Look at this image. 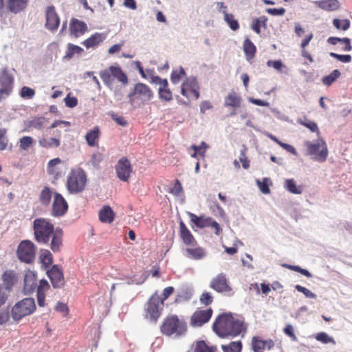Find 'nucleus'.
I'll list each match as a JSON object with an SVG mask.
<instances>
[{
    "label": "nucleus",
    "mask_w": 352,
    "mask_h": 352,
    "mask_svg": "<svg viewBox=\"0 0 352 352\" xmlns=\"http://www.w3.org/2000/svg\"><path fill=\"white\" fill-rule=\"evenodd\" d=\"M28 0H8V9L15 14L25 10L28 6Z\"/></svg>",
    "instance_id": "obj_27"
},
{
    "label": "nucleus",
    "mask_w": 352,
    "mask_h": 352,
    "mask_svg": "<svg viewBox=\"0 0 352 352\" xmlns=\"http://www.w3.org/2000/svg\"><path fill=\"white\" fill-rule=\"evenodd\" d=\"M100 130L98 126H94L89 130L85 135V140L89 146H95L98 144V140L100 136Z\"/></svg>",
    "instance_id": "obj_26"
},
{
    "label": "nucleus",
    "mask_w": 352,
    "mask_h": 352,
    "mask_svg": "<svg viewBox=\"0 0 352 352\" xmlns=\"http://www.w3.org/2000/svg\"><path fill=\"white\" fill-rule=\"evenodd\" d=\"M60 24V19L52 6L47 7L46 10V28L52 31L57 30Z\"/></svg>",
    "instance_id": "obj_19"
},
{
    "label": "nucleus",
    "mask_w": 352,
    "mask_h": 352,
    "mask_svg": "<svg viewBox=\"0 0 352 352\" xmlns=\"http://www.w3.org/2000/svg\"><path fill=\"white\" fill-rule=\"evenodd\" d=\"M169 192L176 197L181 196L183 194V188L179 179H175L174 186L169 190Z\"/></svg>",
    "instance_id": "obj_56"
},
{
    "label": "nucleus",
    "mask_w": 352,
    "mask_h": 352,
    "mask_svg": "<svg viewBox=\"0 0 352 352\" xmlns=\"http://www.w3.org/2000/svg\"><path fill=\"white\" fill-rule=\"evenodd\" d=\"M160 296L157 292L153 294L144 307V316L151 322H156L161 315L163 305L160 303Z\"/></svg>",
    "instance_id": "obj_9"
},
{
    "label": "nucleus",
    "mask_w": 352,
    "mask_h": 352,
    "mask_svg": "<svg viewBox=\"0 0 352 352\" xmlns=\"http://www.w3.org/2000/svg\"><path fill=\"white\" fill-rule=\"evenodd\" d=\"M316 339L324 344L333 343L336 344L334 339L330 337L327 333L324 332H320L316 336Z\"/></svg>",
    "instance_id": "obj_54"
},
{
    "label": "nucleus",
    "mask_w": 352,
    "mask_h": 352,
    "mask_svg": "<svg viewBox=\"0 0 352 352\" xmlns=\"http://www.w3.org/2000/svg\"><path fill=\"white\" fill-rule=\"evenodd\" d=\"M33 138L30 136H23L19 140V146L21 150L27 151L33 144Z\"/></svg>",
    "instance_id": "obj_52"
},
{
    "label": "nucleus",
    "mask_w": 352,
    "mask_h": 352,
    "mask_svg": "<svg viewBox=\"0 0 352 352\" xmlns=\"http://www.w3.org/2000/svg\"><path fill=\"white\" fill-rule=\"evenodd\" d=\"M333 24L337 29L346 31L349 28L351 23L349 19L341 20L338 19H335L333 21Z\"/></svg>",
    "instance_id": "obj_50"
},
{
    "label": "nucleus",
    "mask_w": 352,
    "mask_h": 352,
    "mask_svg": "<svg viewBox=\"0 0 352 352\" xmlns=\"http://www.w3.org/2000/svg\"><path fill=\"white\" fill-rule=\"evenodd\" d=\"M115 213L109 206H104L99 211V219L102 223H111L113 221Z\"/></svg>",
    "instance_id": "obj_29"
},
{
    "label": "nucleus",
    "mask_w": 352,
    "mask_h": 352,
    "mask_svg": "<svg viewBox=\"0 0 352 352\" xmlns=\"http://www.w3.org/2000/svg\"><path fill=\"white\" fill-rule=\"evenodd\" d=\"M306 146V154L318 162H324L327 160L329 151L327 145L323 139H317L312 142L307 141L305 142Z\"/></svg>",
    "instance_id": "obj_6"
},
{
    "label": "nucleus",
    "mask_w": 352,
    "mask_h": 352,
    "mask_svg": "<svg viewBox=\"0 0 352 352\" xmlns=\"http://www.w3.org/2000/svg\"><path fill=\"white\" fill-rule=\"evenodd\" d=\"M322 10L332 12L339 9L340 4L338 0H322L315 3Z\"/></svg>",
    "instance_id": "obj_30"
},
{
    "label": "nucleus",
    "mask_w": 352,
    "mask_h": 352,
    "mask_svg": "<svg viewBox=\"0 0 352 352\" xmlns=\"http://www.w3.org/2000/svg\"><path fill=\"white\" fill-rule=\"evenodd\" d=\"M36 247L30 240H23L20 242L16 250L18 258L23 263H32L36 256Z\"/></svg>",
    "instance_id": "obj_10"
},
{
    "label": "nucleus",
    "mask_w": 352,
    "mask_h": 352,
    "mask_svg": "<svg viewBox=\"0 0 352 352\" xmlns=\"http://www.w3.org/2000/svg\"><path fill=\"white\" fill-rule=\"evenodd\" d=\"M247 329L244 318L230 312L219 314L212 324L213 331L221 338L243 336Z\"/></svg>",
    "instance_id": "obj_2"
},
{
    "label": "nucleus",
    "mask_w": 352,
    "mask_h": 352,
    "mask_svg": "<svg viewBox=\"0 0 352 352\" xmlns=\"http://www.w3.org/2000/svg\"><path fill=\"white\" fill-rule=\"evenodd\" d=\"M243 50L248 60H250L255 56L256 48L250 38H246L243 42Z\"/></svg>",
    "instance_id": "obj_35"
},
{
    "label": "nucleus",
    "mask_w": 352,
    "mask_h": 352,
    "mask_svg": "<svg viewBox=\"0 0 352 352\" xmlns=\"http://www.w3.org/2000/svg\"><path fill=\"white\" fill-rule=\"evenodd\" d=\"M285 188L293 194H301L302 189L300 186H297L294 179H286L285 182Z\"/></svg>",
    "instance_id": "obj_46"
},
{
    "label": "nucleus",
    "mask_w": 352,
    "mask_h": 352,
    "mask_svg": "<svg viewBox=\"0 0 352 352\" xmlns=\"http://www.w3.org/2000/svg\"><path fill=\"white\" fill-rule=\"evenodd\" d=\"M54 194L51 188L45 186L41 191L39 195V201L41 204L45 206H48L51 202L52 197Z\"/></svg>",
    "instance_id": "obj_38"
},
{
    "label": "nucleus",
    "mask_w": 352,
    "mask_h": 352,
    "mask_svg": "<svg viewBox=\"0 0 352 352\" xmlns=\"http://www.w3.org/2000/svg\"><path fill=\"white\" fill-rule=\"evenodd\" d=\"M50 289V285L48 282L42 279L39 281L36 289L37 302L39 307H44L45 305V293Z\"/></svg>",
    "instance_id": "obj_23"
},
{
    "label": "nucleus",
    "mask_w": 352,
    "mask_h": 352,
    "mask_svg": "<svg viewBox=\"0 0 352 352\" xmlns=\"http://www.w3.org/2000/svg\"><path fill=\"white\" fill-rule=\"evenodd\" d=\"M241 100H242V98L239 96V94L236 93L234 91H232L225 98L224 105L226 107H232L234 109H236V108H238L241 106ZM235 114H236V111H235V110H234L231 113V115L233 116Z\"/></svg>",
    "instance_id": "obj_24"
},
{
    "label": "nucleus",
    "mask_w": 352,
    "mask_h": 352,
    "mask_svg": "<svg viewBox=\"0 0 352 352\" xmlns=\"http://www.w3.org/2000/svg\"><path fill=\"white\" fill-rule=\"evenodd\" d=\"M179 235L183 243L186 246L197 245L196 239L182 221L179 222Z\"/></svg>",
    "instance_id": "obj_21"
},
{
    "label": "nucleus",
    "mask_w": 352,
    "mask_h": 352,
    "mask_svg": "<svg viewBox=\"0 0 352 352\" xmlns=\"http://www.w3.org/2000/svg\"><path fill=\"white\" fill-rule=\"evenodd\" d=\"M268 179L264 178L262 182L257 181L258 186L260 190L264 194H269L270 189L268 186Z\"/></svg>",
    "instance_id": "obj_64"
},
{
    "label": "nucleus",
    "mask_w": 352,
    "mask_h": 352,
    "mask_svg": "<svg viewBox=\"0 0 352 352\" xmlns=\"http://www.w3.org/2000/svg\"><path fill=\"white\" fill-rule=\"evenodd\" d=\"M11 312L8 309H0V325L8 322L10 318Z\"/></svg>",
    "instance_id": "obj_58"
},
{
    "label": "nucleus",
    "mask_w": 352,
    "mask_h": 352,
    "mask_svg": "<svg viewBox=\"0 0 352 352\" xmlns=\"http://www.w3.org/2000/svg\"><path fill=\"white\" fill-rule=\"evenodd\" d=\"M194 352H218L217 346L209 345L206 342L200 340L196 342Z\"/></svg>",
    "instance_id": "obj_36"
},
{
    "label": "nucleus",
    "mask_w": 352,
    "mask_h": 352,
    "mask_svg": "<svg viewBox=\"0 0 352 352\" xmlns=\"http://www.w3.org/2000/svg\"><path fill=\"white\" fill-rule=\"evenodd\" d=\"M39 145L44 148H58L60 145V142L55 138H42L38 141Z\"/></svg>",
    "instance_id": "obj_33"
},
{
    "label": "nucleus",
    "mask_w": 352,
    "mask_h": 352,
    "mask_svg": "<svg viewBox=\"0 0 352 352\" xmlns=\"http://www.w3.org/2000/svg\"><path fill=\"white\" fill-rule=\"evenodd\" d=\"M313 38V34H309L306 36L305 38L302 41L300 47H301V55L302 56L308 60L309 63L314 62V58L311 54L306 50V47L309 45L310 41Z\"/></svg>",
    "instance_id": "obj_34"
},
{
    "label": "nucleus",
    "mask_w": 352,
    "mask_h": 352,
    "mask_svg": "<svg viewBox=\"0 0 352 352\" xmlns=\"http://www.w3.org/2000/svg\"><path fill=\"white\" fill-rule=\"evenodd\" d=\"M1 279L3 282L1 284L8 293L10 294L14 285L18 281L17 274L15 271L7 270L1 274Z\"/></svg>",
    "instance_id": "obj_18"
},
{
    "label": "nucleus",
    "mask_w": 352,
    "mask_h": 352,
    "mask_svg": "<svg viewBox=\"0 0 352 352\" xmlns=\"http://www.w3.org/2000/svg\"><path fill=\"white\" fill-rule=\"evenodd\" d=\"M213 299L214 297L212 294L209 292L205 291L201 294L199 297V302L201 305L208 306L212 303Z\"/></svg>",
    "instance_id": "obj_51"
},
{
    "label": "nucleus",
    "mask_w": 352,
    "mask_h": 352,
    "mask_svg": "<svg viewBox=\"0 0 352 352\" xmlns=\"http://www.w3.org/2000/svg\"><path fill=\"white\" fill-rule=\"evenodd\" d=\"M297 122L300 125L309 129L311 132L320 133L317 124L314 121L309 120L307 118H305L304 120L298 119Z\"/></svg>",
    "instance_id": "obj_48"
},
{
    "label": "nucleus",
    "mask_w": 352,
    "mask_h": 352,
    "mask_svg": "<svg viewBox=\"0 0 352 352\" xmlns=\"http://www.w3.org/2000/svg\"><path fill=\"white\" fill-rule=\"evenodd\" d=\"M327 42L333 45H337L338 43H340L343 45L342 50L344 52H349L352 50V46L351 45V39L349 38H338L331 36L327 39Z\"/></svg>",
    "instance_id": "obj_32"
},
{
    "label": "nucleus",
    "mask_w": 352,
    "mask_h": 352,
    "mask_svg": "<svg viewBox=\"0 0 352 352\" xmlns=\"http://www.w3.org/2000/svg\"><path fill=\"white\" fill-rule=\"evenodd\" d=\"M69 205L63 196L59 192H54L53 195L52 215L56 217H62L66 214Z\"/></svg>",
    "instance_id": "obj_13"
},
{
    "label": "nucleus",
    "mask_w": 352,
    "mask_h": 352,
    "mask_svg": "<svg viewBox=\"0 0 352 352\" xmlns=\"http://www.w3.org/2000/svg\"><path fill=\"white\" fill-rule=\"evenodd\" d=\"M340 76V72L338 69H334L330 74L322 78V82L326 86L332 85Z\"/></svg>",
    "instance_id": "obj_47"
},
{
    "label": "nucleus",
    "mask_w": 352,
    "mask_h": 352,
    "mask_svg": "<svg viewBox=\"0 0 352 352\" xmlns=\"http://www.w3.org/2000/svg\"><path fill=\"white\" fill-rule=\"evenodd\" d=\"M295 289L299 292L302 293L307 298H316V295L311 292L309 289H307L306 287H304L300 285H295Z\"/></svg>",
    "instance_id": "obj_59"
},
{
    "label": "nucleus",
    "mask_w": 352,
    "mask_h": 352,
    "mask_svg": "<svg viewBox=\"0 0 352 352\" xmlns=\"http://www.w3.org/2000/svg\"><path fill=\"white\" fill-rule=\"evenodd\" d=\"M33 230L35 241L38 243L48 244L51 250L60 252L63 245V231L45 218H37L33 221Z\"/></svg>",
    "instance_id": "obj_1"
},
{
    "label": "nucleus",
    "mask_w": 352,
    "mask_h": 352,
    "mask_svg": "<svg viewBox=\"0 0 352 352\" xmlns=\"http://www.w3.org/2000/svg\"><path fill=\"white\" fill-rule=\"evenodd\" d=\"M82 52L83 49L82 47L72 43H69L67 45V48L64 58L69 60L75 54H80Z\"/></svg>",
    "instance_id": "obj_41"
},
{
    "label": "nucleus",
    "mask_w": 352,
    "mask_h": 352,
    "mask_svg": "<svg viewBox=\"0 0 352 352\" xmlns=\"http://www.w3.org/2000/svg\"><path fill=\"white\" fill-rule=\"evenodd\" d=\"M213 314L212 308L206 309H197L190 317V324L195 327H199L207 323Z\"/></svg>",
    "instance_id": "obj_15"
},
{
    "label": "nucleus",
    "mask_w": 352,
    "mask_h": 352,
    "mask_svg": "<svg viewBox=\"0 0 352 352\" xmlns=\"http://www.w3.org/2000/svg\"><path fill=\"white\" fill-rule=\"evenodd\" d=\"M251 345L254 352H263L265 349L264 340L258 336L252 338Z\"/></svg>",
    "instance_id": "obj_44"
},
{
    "label": "nucleus",
    "mask_w": 352,
    "mask_h": 352,
    "mask_svg": "<svg viewBox=\"0 0 352 352\" xmlns=\"http://www.w3.org/2000/svg\"><path fill=\"white\" fill-rule=\"evenodd\" d=\"M181 94L186 98L193 96L195 99H198L199 98V85L196 78H187L182 84Z\"/></svg>",
    "instance_id": "obj_14"
},
{
    "label": "nucleus",
    "mask_w": 352,
    "mask_h": 352,
    "mask_svg": "<svg viewBox=\"0 0 352 352\" xmlns=\"http://www.w3.org/2000/svg\"><path fill=\"white\" fill-rule=\"evenodd\" d=\"M209 287L215 292L232 296L234 294L232 287L225 273L217 274L212 278Z\"/></svg>",
    "instance_id": "obj_11"
},
{
    "label": "nucleus",
    "mask_w": 352,
    "mask_h": 352,
    "mask_svg": "<svg viewBox=\"0 0 352 352\" xmlns=\"http://www.w3.org/2000/svg\"><path fill=\"white\" fill-rule=\"evenodd\" d=\"M87 30V24L77 19H72L69 31L72 35L77 38L82 35Z\"/></svg>",
    "instance_id": "obj_22"
},
{
    "label": "nucleus",
    "mask_w": 352,
    "mask_h": 352,
    "mask_svg": "<svg viewBox=\"0 0 352 352\" xmlns=\"http://www.w3.org/2000/svg\"><path fill=\"white\" fill-rule=\"evenodd\" d=\"M185 255L190 259L200 260L206 256V253L203 248L197 244L194 246H188L185 249Z\"/></svg>",
    "instance_id": "obj_25"
},
{
    "label": "nucleus",
    "mask_w": 352,
    "mask_h": 352,
    "mask_svg": "<svg viewBox=\"0 0 352 352\" xmlns=\"http://www.w3.org/2000/svg\"><path fill=\"white\" fill-rule=\"evenodd\" d=\"M117 177L122 182H128L132 173L130 161L126 157H121L115 167Z\"/></svg>",
    "instance_id": "obj_16"
},
{
    "label": "nucleus",
    "mask_w": 352,
    "mask_h": 352,
    "mask_svg": "<svg viewBox=\"0 0 352 352\" xmlns=\"http://www.w3.org/2000/svg\"><path fill=\"white\" fill-rule=\"evenodd\" d=\"M330 56L336 58L338 60L342 63H350L352 60V57L349 54H338L334 52H331L329 54Z\"/></svg>",
    "instance_id": "obj_60"
},
{
    "label": "nucleus",
    "mask_w": 352,
    "mask_h": 352,
    "mask_svg": "<svg viewBox=\"0 0 352 352\" xmlns=\"http://www.w3.org/2000/svg\"><path fill=\"white\" fill-rule=\"evenodd\" d=\"M152 89L146 84L142 82L136 83L133 91L128 95L129 102L131 104H145L153 98Z\"/></svg>",
    "instance_id": "obj_7"
},
{
    "label": "nucleus",
    "mask_w": 352,
    "mask_h": 352,
    "mask_svg": "<svg viewBox=\"0 0 352 352\" xmlns=\"http://www.w3.org/2000/svg\"><path fill=\"white\" fill-rule=\"evenodd\" d=\"M267 21V18L265 16H260L259 18H256L253 20L251 28L256 33L260 34L261 28H265Z\"/></svg>",
    "instance_id": "obj_42"
},
{
    "label": "nucleus",
    "mask_w": 352,
    "mask_h": 352,
    "mask_svg": "<svg viewBox=\"0 0 352 352\" xmlns=\"http://www.w3.org/2000/svg\"><path fill=\"white\" fill-rule=\"evenodd\" d=\"M188 214L190 217L191 221L199 228H204L209 226L212 219V217H205L204 216L197 217L196 214L191 212H188Z\"/></svg>",
    "instance_id": "obj_31"
},
{
    "label": "nucleus",
    "mask_w": 352,
    "mask_h": 352,
    "mask_svg": "<svg viewBox=\"0 0 352 352\" xmlns=\"http://www.w3.org/2000/svg\"><path fill=\"white\" fill-rule=\"evenodd\" d=\"M248 148L245 146H243V148L241 150L239 162L242 163V166L244 169H248L250 167V160L246 156V152Z\"/></svg>",
    "instance_id": "obj_53"
},
{
    "label": "nucleus",
    "mask_w": 352,
    "mask_h": 352,
    "mask_svg": "<svg viewBox=\"0 0 352 352\" xmlns=\"http://www.w3.org/2000/svg\"><path fill=\"white\" fill-rule=\"evenodd\" d=\"M186 74L184 69L180 67L178 70H174L171 73L170 80L173 84H177L182 78L186 76Z\"/></svg>",
    "instance_id": "obj_49"
},
{
    "label": "nucleus",
    "mask_w": 352,
    "mask_h": 352,
    "mask_svg": "<svg viewBox=\"0 0 352 352\" xmlns=\"http://www.w3.org/2000/svg\"><path fill=\"white\" fill-rule=\"evenodd\" d=\"M14 76L9 73L8 67L0 69V94L8 98L12 92L14 87Z\"/></svg>",
    "instance_id": "obj_12"
},
{
    "label": "nucleus",
    "mask_w": 352,
    "mask_h": 352,
    "mask_svg": "<svg viewBox=\"0 0 352 352\" xmlns=\"http://www.w3.org/2000/svg\"><path fill=\"white\" fill-rule=\"evenodd\" d=\"M243 344L240 340L221 345V349L223 352H241Z\"/></svg>",
    "instance_id": "obj_39"
},
{
    "label": "nucleus",
    "mask_w": 352,
    "mask_h": 352,
    "mask_svg": "<svg viewBox=\"0 0 352 352\" xmlns=\"http://www.w3.org/2000/svg\"><path fill=\"white\" fill-rule=\"evenodd\" d=\"M36 310L34 299L32 298H25L12 307L11 316L16 322H19L23 318L30 316Z\"/></svg>",
    "instance_id": "obj_8"
},
{
    "label": "nucleus",
    "mask_w": 352,
    "mask_h": 352,
    "mask_svg": "<svg viewBox=\"0 0 352 352\" xmlns=\"http://www.w3.org/2000/svg\"><path fill=\"white\" fill-rule=\"evenodd\" d=\"M34 95V89L26 86L23 87L20 91V96L23 98L32 99Z\"/></svg>",
    "instance_id": "obj_55"
},
{
    "label": "nucleus",
    "mask_w": 352,
    "mask_h": 352,
    "mask_svg": "<svg viewBox=\"0 0 352 352\" xmlns=\"http://www.w3.org/2000/svg\"><path fill=\"white\" fill-rule=\"evenodd\" d=\"M159 97L161 100L164 101H170L173 99V94L168 88V83L166 86L162 85L159 88Z\"/></svg>",
    "instance_id": "obj_45"
},
{
    "label": "nucleus",
    "mask_w": 352,
    "mask_h": 352,
    "mask_svg": "<svg viewBox=\"0 0 352 352\" xmlns=\"http://www.w3.org/2000/svg\"><path fill=\"white\" fill-rule=\"evenodd\" d=\"M163 335L167 336H175L180 337L187 331V324L183 319H179L177 316H167L163 321L160 327Z\"/></svg>",
    "instance_id": "obj_3"
},
{
    "label": "nucleus",
    "mask_w": 352,
    "mask_h": 352,
    "mask_svg": "<svg viewBox=\"0 0 352 352\" xmlns=\"http://www.w3.org/2000/svg\"><path fill=\"white\" fill-rule=\"evenodd\" d=\"M61 163V160L58 157L52 159L49 161L47 167V171L49 175H52L54 179H57L61 174L56 169V166Z\"/></svg>",
    "instance_id": "obj_37"
},
{
    "label": "nucleus",
    "mask_w": 352,
    "mask_h": 352,
    "mask_svg": "<svg viewBox=\"0 0 352 352\" xmlns=\"http://www.w3.org/2000/svg\"><path fill=\"white\" fill-rule=\"evenodd\" d=\"M208 145L205 142H201L199 146L192 145L190 148L194 150V151H197L199 155L204 157L205 153L206 150L208 148Z\"/></svg>",
    "instance_id": "obj_57"
},
{
    "label": "nucleus",
    "mask_w": 352,
    "mask_h": 352,
    "mask_svg": "<svg viewBox=\"0 0 352 352\" xmlns=\"http://www.w3.org/2000/svg\"><path fill=\"white\" fill-rule=\"evenodd\" d=\"M106 38L104 33H95L91 35L89 38H87L82 42V44L87 48L94 47L102 43Z\"/></svg>",
    "instance_id": "obj_28"
},
{
    "label": "nucleus",
    "mask_w": 352,
    "mask_h": 352,
    "mask_svg": "<svg viewBox=\"0 0 352 352\" xmlns=\"http://www.w3.org/2000/svg\"><path fill=\"white\" fill-rule=\"evenodd\" d=\"M53 287L61 288L65 285V279L62 270L57 265H54L47 272Z\"/></svg>",
    "instance_id": "obj_17"
},
{
    "label": "nucleus",
    "mask_w": 352,
    "mask_h": 352,
    "mask_svg": "<svg viewBox=\"0 0 352 352\" xmlns=\"http://www.w3.org/2000/svg\"><path fill=\"white\" fill-rule=\"evenodd\" d=\"M222 12L224 15V20L229 25L230 28L233 31L237 30L239 28V24L237 20L234 19V15L232 14H228L226 10H223Z\"/></svg>",
    "instance_id": "obj_43"
},
{
    "label": "nucleus",
    "mask_w": 352,
    "mask_h": 352,
    "mask_svg": "<svg viewBox=\"0 0 352 352\" xmlns=\"http://www.w3.org/2000/svg\"><path fill=\"white\" fill-rule=\"evenodd\" d=\"M109 115L111 116L112 120H113L116 122V124H118V125H120L122 126H125L127 125V122L124 118L123 116H119L114 112H111L109 113Z\"/></svg>",
    "instance_id": "obj_61"
},
{
    "label": "nucleus",
    "mask_w": 352,
    "mask_h": 352,
    "mask_svg": "<svg viewBox=\"0 0 352 352\" xmlns=\"http://www.w3.org/2000/svg\"><path fill=\"white\" fill-rule=\"evenodd\" d=\"M9 296L10 294L8 293V291L0 283V308L6 303Z\"/></svg>",
    "instance_id": "obj_62"
},
{
    "label": "nucleus",
    "mask_w": 352,
    "mask_h": 352,
    "mask_svg": "<svg viewBox=\"0 0 352 352\" xmlns=\"http://www.w3.org/2000/svg\"><path fill=\"white\" fill-rule=\"evenodd\" d=\"M37 285V277L34 272L32 270L25 271L24 275L23 291L25 294H32L35 291Z\"/></svg>",
    "instance_id": "obj_20"
},
{
    "label": "nucleus",
    "mask_w": 352,
    "mask_h": 352,
    "mask_svg": "<svg viewBox=\"0 0 352 352\" xmlns=\"http://www.w3.org/2000/svg\"><path fill=\"white\" fill-rule=\"evenodd\" d=\"M39 259L45 267H48L53 263V255L49 250L43 249L40 252Z\"/></svg>",
    "instance_id": "obj_40"
},
{
    "label": "nucleus",
    "mask_w": 352,
    "mask_h": 352,
    "mask_svg": "<svg viewBox=\"0 0 352 352\" xmlns=\"http://www.w3.org/2000/svg\"><path fill=\"white\" fill-rule=\"evenodd\" d=\"M100 77L104 84L110 89H113L115 80H118L122 87H126L129 83L127 75L119 65H111L100 71Z\"/></svg>",
    "instance_id": "obj_5"
},
{
    "label": "nucleus",
    "mask_w": 352,
    "mask_h": 352,
    "mask_svg": "<svg viewBox=\"0 0 352 352\" xmlns=\"http://www.w3.org/2000/svg\"><path fill=\"white\" fill-rule=\"evenodd\" d=\"M87 177L82 168H72L67 177L66 188L70 194L82 192L87 186Z\"/></svg>",
    "instance_id": "obj_4"
},
{
    "label": "nucleus",
    "mask_w": 352,
    "mask_h": 352,
    "mask_svg": "<svg viewBox=\"0 0 352 352\" xmlns=\"http://www.w3.org/2000/svg\"><path fill=\"white\" fill-rule=\"evenodd\" d=\"M174 291L175 288L172 286L167 287L163 290L162 297H160V300L161 305H164V300H166L170 295H172Z\"/></svg>",
    "instance_id": "obj_63"
}]
</instances>
